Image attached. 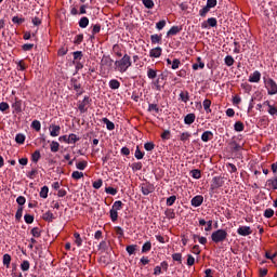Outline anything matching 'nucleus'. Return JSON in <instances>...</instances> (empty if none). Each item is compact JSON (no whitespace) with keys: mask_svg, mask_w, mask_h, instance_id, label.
<instances>
[{"mask_svg":"<svg viewBox=\"0 0 277 277\" xmlns=\"http://www.w3.org/2000/svg\"><path fill=\"white\" fill-rule=\"evenodd\" d=\"M91 98L90 96H84L83 101L78 104V109L81 114H85L88 111V105H90Z\"/></svg>","mask_w":277,"mask_h":277,"instance_id":"obj_8","label":"nucleus"},{"mask_svg":"<svg viewBox=\"0 0 277 277\" xmlns=\"http://www.w3.org/2000/svg\"><path fill=\"white\" fill-rule=\"evenodd\" d=\"M103 179H97V181H94L93 182V187L95 188V189H100V187H102L103 186Z\"/></svg>","mask_w":277,"mask_h":277,"instance_id":"obj_63","label":"nucleus"},{"mask_svg":"<svg viewBox=\"0 0 277 277\" xmlns=\"http://www.w3.org/2000/svg\"><path fill=\"white\" fill-rule=\"evenodd\" d=\"M234 129L238 132L245 131V123L241 122V120H238L237 122H235Z\"/></svg>","mask_w":277,"mask_h":277,"instance_id":"obj_36","label":"nucleus"},{"mask_svg":"<svg viewBox=\"0 0 277 277\" xmlns=\"http://www.w3.org/2000/svg\"><path fill=\"white\" fill-rule=\"evenodd\" d=\"M151 250V241H145L142 246V252H149Z\"/></svg>","mask_w":277,"mask_h":277,"instance_id":"obj_51","label":"nucleus"},{"mask_svg":"<svg viewBox=\"0 0 277 277\" xmlns=\"http://www.w3.org/2000/svg\"><path fill=\"white\" fill-rule=\"evenodd\" d=\"M83 40H84L83 34H79L78 36L75 37L74 44H81Z\"/></svg>","mask_w":277,"mask_h":277,"instance_id":"obj_56","label":"nucleus"},{"mask_svg":"<svg viewBox=\"0 0 277 277\" xmlns=\"http://www.w3.org/2000/svg\"><path fill=\"white\" fill-rule=\"evenodd\" d=\"M30 233L34 236V238L41 237V230H40L39 226H34L31 228Z\"/></svg>","mask_w":277,"mask_h":277,"instance_id":"obj_44","label":"nucleus"},{"mask_svg":"<svg viewBox=\"0 0 277 277\" xmlns=\"http://www.w3.org/2000/svg\"><path fill=\"white\" fill-rule=\"evenodd\" d=\"M162 53L161 47H156V49H151L149 51V56L150 57H160Z\"/></svg>","mask_w":277,"mask_h":277,"instance_id":"obj_20","label":"nucleus"},{"mask_svg":"<svg viewBox=\"0 0 277 277\" xmlns=\"http://www.w3.org/2000/svg\"><path fill=\"white\" fill-rule=\"evenodd\" d=\"M177 197L175 195L173 196H169V198H167V205L168 207H172V205H174V202L176 201Z\"/></svg>","mask_w":277,"mask_h":277,"instance_id":"obj_61","label":"nucleus"},{"mask_svg":"<svg viewBox=\"0 0 277 277\" xmlns=\"http://www.w3.org/2000/svg\"><path fill=\"white\" fill-rule=\"evenodd\" d=\"M50 149L52 153H57V150H60V142L53 140L50 144Z\"/></svg>","mask_w":277,"mask_h":277,"instance_id":"obj_34","label":"nucleus"},{"mask_svg":"<svg viewBox=\"0 0 277 277\" xmlns=\"http://www.w3.org/2000/svg\"><path fill=\"white\" fill-rule=\"evenodd\" d=\"M14 111H16V114H21L23 111V103L22 101L16 100L13 105H12Z\"/></svg>","mask_w":277,"mask_h":277,"instance_id":"obj_22","label":"nucleus"},{"mask_svg":"<svg viewBox=\"0 0 277 277\" xmlns=\"http://www.w3.org/2000/svg\"><path fill=\"white\" fill-rule=\"evenodd\" d=\"M237 233L238 235L247 237L248 235H252L253 230L251 226H238Z\"/></svg>","mask_w":277,"mask_h":277,"instance_id":"obj_10","label":"nucleus"},{"mask_svg":"<svg viewBox=\"0 0 277 277\" xmlns=\"http://www.w3.org/2000/svg\"><path fill=\"white\" fill-rule=\"evenodd\" d=\"M262 75L260 72V70H254V72H252L249 76V81L250 83H259L261 81Z\"/></svg>","mask_w":277,"mask_h":277,"instance_id":"obj_11","label":"nucleus"},{"mask_svg":"<svg viewBox=\"0 0 277 277\" xmlns=\"http://www.w3.org/2000/svg\"><path fill=\"white\" fill-rule=\"evenodd\" d=\"M24 220L26 224H32V222L35 221V215H31L30 213H26L24 215Z\"/></svg>","mask_w":277,"mask_h":277,"instance_id":"obj_54","label":"nucleus"},{"mask_svg":"<svg viewBox=\"0 0 277 277\" xmlns=\"http://www.w3.org/2000/svg\"><path fill=\"white\" fill-rule=\"evenodd\" d=\"M144 155L145 153L143 150H141L140 146H136L134 156L136 159H144Z\"/></svg>","mask_w":277,"mask_h":277,"instance_id":"obj_43","label":"nucleus"},{"mask_svg":"<svg viewBox=\"0 0 277 277\" xmlns=\"http://www.w3.org/2000/svg\"><path fill=\"white\" fill-rule=\"evenodd\" d=\"M12 23H14V25H23V23H25V18H19V16H13Z\"/></svg>","mask_w":277,"mask_h":277,"instance_id":"obj_58","label":"nucleus"},{"mask_svg":"<svg viewBox=\"0 0 277 277\" xmlns=\"http://www.w3.org/2000/svg\"><path fill=\"white\" fill-rule=\"evenodd\" d=\"M90 25V19L88 18V16H82V18H80L79 21V27H81V29H85L87 27H89Z\"/></svg>","mask_w":277,"mask_h":277,"instance_id":"obj_25","label":"nucleus"},{"mask_svg":"<svg viewBox=\"0 0 277 277\" xmlns=\"http://www.w3.org/2000/svg\"><path fill=\"white\" fill-rule=\"evenodd\" d=\"M234 64H235V60H234L233 55H226L225 65L226 66H234Z\"/></svg>","mask_w":277,"mask_h":277,"instance_id":"obj_53","label":"nucleus"},{"mask_svg":"<svg viewBox=\"0 0 277 277\" xmlns=\"http://www.w3.org/2000/svg\"><path fill=\"white\" fill-rule=\"evenodd\" d=\"M147 77H148V79H151L153 81H156L157 70H155L154 68H147Z\"/></svg>","mask_w":277,"mask_h":277,"instance_id":"obj_28","label":"nucleus"},{"mask_svg":"<svg viewBox=\"0 0 277 277\" xmlns=\"http://www.w3.org/2000/svg\"><path fill=\"white\" fill-rule=\"evenodd\" d=\"M229 146H230L232 150H234V153H238L239 150H242V148H243V145L238 144V142L236 140H232V142H229Z\"/></svg>","mask_w":277,"mask_h":277,"instance_id":"obj_17","label":"nucleus"},{"mask_svg":"<svg viewBox=\"0 0 277 277\" xmlns=\"http://www.w3.org/2000/svg\"><path fill=\"white\" fill-rule=\"evenodd\" d=\"M166 215L167 217L173 220L174 217H176L175 211L174 209H167L166 211Z\"/></svg>","mask_w":277,"mask_h":277,"instance_id":"obj_59","label":"nucleus"},{"mask_svg":"<svg viewBox=\"0 0 277 277\" xmlns=\"http://www.w3.org/2000/svg\"><path fill=\"white\" fill-rule=\"evenodd\" d=\"M224 183H225L224 176H213L212 182L210 184V189L214 192L215 189L223 187Z\"/></svg>","mask_w":277,"mask_h":277,"instance_id":"obj_5","label":"nucleus"},{"mask_svg":"<svg viewBox=\"0 0 277 277\" xmlns=\"http://www.w3.org/2000/svg\"><path fill=\"white\" fill-rule=\"evenodd\" d=\"M211 105H212V101H210V98H205L203 107H205L207 114H211V111H212Z\"/></svg>","mask_w":277,"mask_h":277,"instance_id":"obj_30","label":"nucleus"},{"mask_svg":"<svg viewBox=\"0 0 277 277\" xmlns=\"http://www.w3.org/2000/svg\"><path fill=\"white\" fill-rule=\"evenodd\" d=\"M40 157H41L40 150H35V153H32L31 155V159L32 161H35V163H38Z\"/></svg>","mask_w":277,"mask_h":277,"instance_id":"obj_55","label":"nucleus"},{"mask_svg":"<svg viewBox=\"0 0 277 277\" xmlns=\"http://www.w3.org/2000/svg\"><path fill=\"white\" fill-rule=\"evenodd\" d=\"M109 88L111 90H119L120 88V81H118V79H110L109 81Z\"/></svg>","mask_w":277,"mask_h":277,"instance_id":"obj_29","label":"nucleus"},{"mask_svg":"<svg viewBox=\"0 0 277 277\" xmlns=\"http://www.w3.org/2000/svg\"><path fill=\"white\" fill-rule=\"evenodd\" d=\"M189 98L190 96L188 90H183L182 92H180V101H182L183 103H188Z\"/></svg>","mask_w":277,"mask_h":277,"instance_id":"obj_21","label":"nucleus"},{"mask_svg":"<svg viewBox=\"0 0 277 277\" xmlns=\"http://www.w3.org/2000/svg\"><path fill=\"white\" fill-rule=\"evenodd\" d=\"M131 168L134 172H136L137 170H142L143 163L142 161H135L134 163H132Z\"/></svg>","mask_w":277,"mask_h":277,"instance_id":"obj_52","label":"nucleus"},{"mask_svg":"<svg viewBox=\"0 0 277 277\" xmlns=\"http://www.w3.org/2000/svg\"><path fill=\"white\" fill-rule=\"evenodd\" d=\"M37 174H38L37 168H32V170H30L29 172H26V176H28V179H36Z\"/></svg>","mask_w":277,"mask_h":277,"instance_id":"obj_49","label":"nucleus"},{"mask_svg":"<svg viewBox=\"0 0 277 277\" xmlns=\"http://www.w3.org/2000/svg\"><path fill=\"white\" fill-rule=\"evenodd\" d=\"M42 219L45 220V222H53V220H55V215L52 211H45V213H43Z\"/></svg>","mask_w":277,"mask_h":277,"instance_id":"obj_23","label":"nucleus"},{"mask_svg":"<svg viewBox=\"0 0 277 277\" xmlns=\"http://www.w3.org/2000/svg\"><path fill=\"white\" fill-rule=\"evenodd\" d=\"M190 175L193 176V179H201L202 176L201 170L199 169L190 170Z\"/></svg>","mask_w":277,"mask_h":277,"instance_id":"obj_41","label":"nucleus"},{"mask_svg":"<svg viewBox=\"0 0 277 277\" xmlns=\"http://www.w3.org/2000/svg\"><path fill=\"white\" fill-rule=\"evenodd\" d=\"M80 137H78V135L76 133H70L68 135V144H76L77 142H79Z\"/></svg>","mask_w":277,"mask_h":277,"instance_id":"obj_31","label":"nucleus"},{"mask_svg":"<svg viewBox=\"0 0 277 277\" xmlns=\"http://www.w3.org/2000/svg\"><path fill=\"white\" fill-rule=\"evenodd\" d=\"M150 40L153 44H160L162 40V36H158V34H154L153 36H150Z\"/></svg>","mask_w":277,"mask_h":277,"instance_id":"obj_32","label":"nucleus"},{"mask_svg":"<svg viewBox=\"0 0 277 277\" xmlns=\"http://www.w3.org/2000/svg\"><path fill=\"white\" fill-rule=\"evenodd\" d=\"M228 233L225 228H217L216 230H213L211 235V239L214 243L226 241Z\"/></svg>","mask_w":277,"mask_h":277,"instance_id":"obj_2","label":"nucleus"},{"mask_svg":"<svg viewBox=\"0 0 277 277\" xmlns=\"http://www.w3.org/2000/svg\"><path fill=\"white\" fill-rule=\"evenodd\" d=\"M83 176H84V173L83 172H79V169L75 170L71 173V177L75 179L76 181H78L79 179H82Z\"/></svg>","mask_w":277,"mask_h":277,"instance_id":"obj_45","label":"nucleus"},{"mask_svg":"<svg viewBox=\"0 0 277 277\" xmlns=\"http://www.w3.org/2000/svg\"><path fill=\"white\" fill-rule=\"evenodd\" d=\"M26 140V135H24V133H17L16 137H15V142L17 144H24Z\"/></svg>","mask_w":277,"mask_h":277,"instance_id":"obj_40","label":"nucleus"},{"mask_svg":"<svg viewBox=\"0 0 277 277\" xmlns=\"http://www.w3.org/2000/svg\"><path fill=\"white\" fill-rule=\"evenodd\" d=\"M205 198L202 195H197L192 198V205L193 207H200L203 202Z\"/></svg>","mask_w":277,"mask_h":277,"instance_id":"obj_15","label":"nucleus"},{"mask_svg":"<svg viewBox=\"0 0 277 277\" xmlns=\"http://www.w3.org/2000/svg\"><path fill=\"white\" fill-rule=\"evenodd\" d=\"M11 261H12L11 254H9L8 252L3 254V265H5L6 267H10Z\"/></svg>","mask_w":277,"mask_h":277,"instance_id":"obj_39","label":"nucleus"},{"mask_svg":"<svg viewBox=\"0 0 277 277\" xmlns=\"http://www.w3.org/2000/svg\"><path fill=\"white\" fill-rule=\"evenodd\" d=\"M143 5L147 8V10H153V8H155L153 0H143Z\"/></svg>","mask_w":277,"mask_h":277,"instance_id":"obj_48","label":"nucleus"},{"mask_svg":"<svg viewBox=\"0 0 277 277\" xmlns=\"http://www.w3.org/2000/svg\"><path fill=\"white\" fill-rule=\"evenodd\" d=\"M74 237H75V242L77 243V246H82L83 239H82L80 233H74Z\"/></svg>","mask_w":277,"mask_h":277,"instance_id":"obj_50","label":"nucleus"},{"mask_svg":"<svg viewBox=\"0 0 277 277\" xmlns=\"http://www.w3.org/2000/svg\"><path fill=\"white\" fill-rule=\"evenodd\" d=\"M39 196L41 198H48V196H49V186L48 185H43V187H41V192H39Z\"/></svg>","mask_w":277,"mask_h":277,"instance_id":"obj_33","label":"nucleus"},{"mask_svg":"<svg viewBox=\"0 0 277 277\" xmlns=\"http://www.w3.org/2000/svg\"><path fill=\"white\" fill-rule=\"evenodd\" d=\"M267 184L272 185L273 189H277V176L275 179H268Z\"/></svg>","mask_w":277,"mask_h":277,"instance_id":"obj_62","label":"nucleus"},{"mask_svg":"<svg viewBox=\"0 0 277 277\" xmlns=\"http://www.w3.org/2000/svg\"><path fill=\"white\" fill-rule=\"evenodd\" d=\"M126 250L129 254H135V251L137 250V243H131L127 246Z\"/></svg>","mask_w":277,"mask_h":277,"instance_id":"obj_35","label":"nucleus"},{"mask_svg":"<svg viewBox=\"0 0 277 277\" xmlns=\"http://www.w3.org/2000/svg\"><path fill=\"white\" fill-rule=\"evenodd\" d=\"M164 80V75H159L155 81L151 82V85L154 90H157L158 92H161L163 85H161V82Z\"/></svg>","mask_w":277,"mask_h":277,"instance_id":"obj_9","label":"nucleus"},{"mask_svg":"<svg viewBox=\"0 0 277 277\" xmlns=\"http://www.w3.org/2000/svg\"><path fill=\"white\" fill-rule=\"evenodd\" d=\"M114 64V60L110 57V55H104L101 60L102 66H108L111 67Z\"/></svg>","mask_w":277,"mask_h":277,"instance_id":"obj_16","label":"nucleus"},{"mask_svg":"<svg viewBox=\"0 0 277 277\" xmlns=\"http://www.w3.org/2000/svg\"><path fill=\"white\" fill-rule=\"evenodd\" d=\"M21 267L23 269V272H27L30 267V263L28 260H24L23 263H21Z\"/></svg>","mask_w":277,"mask_h":277,"instance_id":"obj_60","label":"nucleus"},{"mask_svg":"<svg viewBox=\"0 0 277 277\" xmlns=\"http://www.w3.org/2000/svg\"><path fill=\"white\" fill-rule=\"evenodd\" d=\"M70 83H71V87L74 88L77 96H81L82 94H84V88H82V85H81L80 81H78V79L72 77L70 79Z\"/></svg>","mask_w":277,"mask_h":277,"instance_id":"obj_7","label":"nucleus"},{"mask_svg":"<svg viewBox=\"0 0 277 277\" xmlns=\"http://www.w3.org/2000/svg\"><path fill=\"white\" fill-rule=\"evenodd\" d=\"M265 88L267 89V94L274 95L277 94V83L274 79L264 77Z\"/></svg>","mask_w":277,"mask_h":277,"instance_id":"obj_4","label":"nucleus"},{"mask_svg":"<svg viewBox=\"0 0 277 277\" xmlns=\"http://www.w3.org/2000/svg\"><path fill=\"white\" fill-rule=\"evenodd\" d=\"M115 66L119 72H127L132 66L131 55L126 53L121 60L115 62Z\"/></svg>","mask_w":277,"mask_h":277,"instance_id":"obj_1","label":"nucleus"},{"mask_svg":"<svg viewBox=\"0 0 277 277\" xmlns=\"http://www.w3.org/2000/svg\"><path fill=\"white\" fill-rule=\"evenodd\" d=\"M72 64L75 65V68L77 70V67H78V62H80V60H83V53L82 51H74L72 53Z\"/></svg>","mask_w":277,"mask_h":277,"instance_id":"obj_12","label":"nucleus"},{"mask_svg":"<svg viewBox=\"0 0 277 277\" xmlns=\"http://www.w3.org/2000/svg\"><path fill=\"white\" fill-rule=\"evenodd\" d=\"M122 207H124V202H122V200H115L109 211V215L113 222H117L118 211H120Z\"/></svg>","mask_w":277,"mask_h":277,"instance_id":"obj_3","label":"nucleus"},{"mask_svg":"<svg viewBox=\"0 0 277 277\" xmlns=\"http://www.w3.org/2000/svg\"><path fill=\"white\" fill-rule=\"evenodd\" d=\"M183 27H179V26H173L171 27V29H169L167 36H177V34H180V31H182Z\"/></svg>","mask_w":277,"mask_h":277,"instance_id":"obj_26","label":"nucleus"},{"mask_svg":"<svg viewBox=\"0 0 277 277\" xmlns=\"http://www.w3.org/2000/svg\"><path fill=\"white\" fill-rule=\"evenodd\" d=\"M148 111H155V114H159L160 109L156 103H149Z\"/></svg>","mask_w":277,"mask_h":277,"instance_id":"obj_46","label":"nucleus"},{"mask_svg":"<svg viewBox=\"0 0 277 277\" xmlns=\"http://www.w3.org/2000/svg\"><path fill=\"white\" fill-rule=\"evenodd\" d=\"M207 14H209V0H207V4L205 8H202V10L199 11V15L202 18H206Z\"/></svg>","mask_w":277,"mask_h":277,"instance_id":"obj_37","label":"nucleus"},{"mask_svg":"<svg viewBox=\"0 0 277 277\" xmlns=\"http://www.w3.org/2000/svg\"><path fill=\"white\" fill-rule=\"evenodd\" d=\"M206 66L205 62H202L201 57H197V63L193 64L194 70H199V68L203 69Z\"/></svg>","mask_w":277,"mask_h":277,"instance_id":"obj_27","label":"nucleus"},{"mask_svg":"<svg viewBox=\"0 0 277 277\" xmlns=\"http://www.w3.org/2000/svg\"><path fill=\"white\" fill-rule=\"evenodd\" d=\"M196 120V114H187L184 118L185 124H193Z\"/></svg>","mask_w":277,"mask_h":277,"instance_id":"obj_24","label":"nucleus"},{"mask_svg":"<svg viewBox=\"0 0 277 277\" xmlns=\"http://www.w3.org/2000/svg\"><path fill=\"white\" fill-rule=\"evenodd\" d=\"M30 127L35 129V131H41V122L40 120H32Z\"/></svg>","mask_w":277,"mask_h":277,"instance_id":"obj_42","label":"nucleus"},{"mask_svg":"<svg viewBox=\"0 0 277 277\" xmlns=\"http://www.w3.org/2000/svg\"><path fill=\"white\" fill-rule=\"evenodd\" d=\"M192 133L189 131H183L179 135V140L183 142V144H187V142H190Z\"/></svg>","mask_w":277,"mask_h":277,"instance_id":"obj_13","label":"nucleus"},{"mask_svg":"<svg viewBox=\"0 0 277 277\" xmlns=\"http://www.w3.org/2000/svg\"><path fill=\"white\" fill-rule=\"evenodd\" d=\"M268 105V114H271V116H277V107H275L274 105H271V103H267Z\"/></svg>","mask_w":277,"mask_h":277,"instance_id":"obj_57","label":"nucleus"},{"mask_svg":"<svg viewBox=\"0 0 277 277\" xmlns=\"http://www.w3.org/2000/svg\"><path fill=\"white\" fill-rule=\"evenodd\" d=\"M101 30H102V25L100 24L93 25L91 38H95L96 34H100Z\"/></svg>","mask_w":277,"mask_h":277,"instance_id":"obj_38","label":"nucleus"},{"mask_svg":"<svg viewBox=\"0 0 277 277\" xmlns=\"http://www.w3.org/2000/svg\"><path fill=\"white\" fill-rule=\"evenodd\" d=\"M155 189L156 187L150 181H145V183L141 184V190L144 196H148V194H151Z\"/></svg>","mask_w":277,"mask_h":277,"instance_id":"obj_6","label":"nucleus"},{"mask_svg":"<svg viewBox=\"0 0 277 277\" xmlns=\"http://www.w3.org/2000/svg\"><path fill=\"white\" fill-rule=\"evenodd\" d=\"M172 259H173V261H177L179 263H182V261H183L182 252H174L172 254Z\"/></svg>","mask_w":277,"mask_h":277,"instance_id":"obj_47","label":"nucleus"},{"mask_svg":"<svg viewBox=\"0 0 277 277\" xmlns=\"http://www.w3.org/2000/svg\"><path fill=\"white\" fill-rule=\"evenodd\" d=\"M144 148H145V150H154V148H155L154 142H146L144 144Z\"/></svg>","mask_w":277,"mask_h":277,"instance_id":"obj_64","label":"nucleus"},{"mask_svg":"<svg viewBox=\"0 0 277 277\" xmlns=\"http://www.w3.org/2000/svg\"><path fill=\"white\" fill-rule=\"evenodd\" d=\"M61 126L60 124H51L50 126V135H52V137H57L61 133Z\"/></svg>","mask_w":277,"mask_h":277,"instance_id":"obj_14","label":"nucleus"},{"mask_svg":"<svg viewBox=\"0 0 277 277\" xmlns=\"http://www.w3.org/2000/svg\"><path fill=\"white\" fill-rule=\"evenodd\" d=\"M102 122H104V124H106L108 131H114L116 129L115 122L109 120V118H102Z\"/></svg>","mask_w":277,"mask_h":277,"instance_id":"obj_19","label":"nucleus"},{"mask_svg":"<svg viewBox=\"0 0 277 277\" xmlns=\"http://www.w3.org/2000/svg\"><path fill=\"white\" fill-rule=\"evenodd\" d=\"M213 137H214L213 131H205L201 134L202 142H210L211 140H213Z\"/></svg>","mask_w":277,"mask_h":277,"instance_id":"obj_18","label":"nucleus"}]
</instances>
